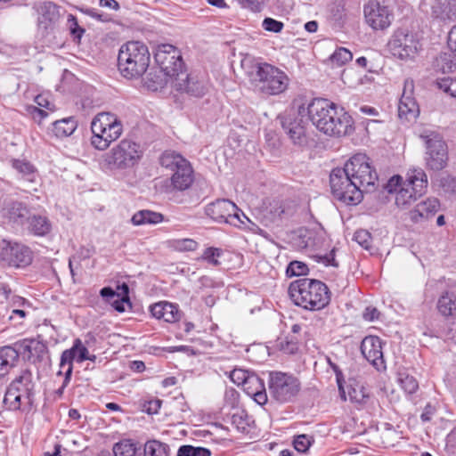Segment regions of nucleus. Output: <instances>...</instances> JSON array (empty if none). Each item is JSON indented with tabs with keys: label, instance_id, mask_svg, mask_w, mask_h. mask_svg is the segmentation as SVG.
<instances>
[{
	"label": "nucleus",
	"instance_id": "obj_38",
	"mask_svg": "<svg viewBox=\"0 0 456 456\" xmlns=\"http://www.w3.org/2000/svg\"><path fill=\"white\" fill-rule=\"evenodd\" d=\"M100 295L106 299L107 302L112 305L118 312H124V304L129 302V298L120 297L118 293L114 291L110 287H104L100 290Z\"/></svg>",
	"mask_w": 456,
	"mask_h": 456
},
{
	"label": "nucleus",
	"instance_id": "obj_63",
	"mask_svg": "<svg viewBox=\"0 0 456 456\" xmlns=\"http://www.w3.org/2000/svg\"><path fill=\"white\" fill-rule=\"evenodd\" d=\"M337 382H338V390L340 393V396L344 401H346V393H345L344 387H343V378H342L341 372L337 371Z\"/></svg>",
	"mask_w": 456,
	"mask_h": 456
},
{
	"label": "nucleus",
	"instance_id": "obj_48",
	"mask_svg": "<svg viewBox=\"0 0 456 456\" xmlns=\"http://www.w3.org/2000/svg\"><path fill=\"white\" fill-rule=\"evenodd\" d=\"M437 85L444 93L456 98V78L445 77L438 81Z\"/></svg>",
	"mask_w": 456,
	"mask_h": 456
},
{
	"label": "nucleus",
	"instance_id": "obj_14",
	"mask_svg": "<svg viewBox=\"0 0 456 456\" xmlns=\"http://www.w3.org/2000/svg\"><path fill=\"white\" fill-rule=\"evenodd\" d=\"M157 68L167 75L179 77L182 73L183 60L180 51L174 45L163 44L157 47L154 53Z\"/></svg>",
	"mask_w": 456,
	"mask_h": 456
},
{
	"label": "nucleus",
	"instance_id": "obj_23",
	"mask_svg": "<svg viewBox=\"0 0 456 456\" xmlns=\"http://www.w3.org/2000/svg\"><path fill=\"white\" fill-rule=\"evenodd\" d=\"M438 209L439 201L436 198H428L409 211V217L413 223H419L435 216Z\"/></svg>",
	"mask_w": 456,
	"mask_h": 456
},
{
	"label": "nucleus",
	"instance_id": "obj_47",
	"mask_svg": "<svg viewBox=\"0 0 456 456\" xmlns=\"http://www.w3.org/2000/svg\"><path fill=\"white\" fill-rule=\"evenodd\" d=\"M307 265L300 261H292L287 267L286 273L289 277L305 275L308 273Z\"/></svg>",
	"mask_w": 456,
	"mask_h": 456
},
{
	"label": "nucleus",
	"instance_id": "obj_59",
	"mask_svg": "<svg viewBox=\"0 0 456 456\" xmlns=\"http://www.w3.org/2000/svg\"><path fill=\"white\" fill-rule=\"evenodd\" d=\"M379 312L377 308L372 306L366 307L365 311L363 312V318L366 321L373 322L377 319H379Z\"/></svg>",
	"mask_w": 456,
	"mask_h": 456
},
{
	"label": "nucleus",
	"instance_id": "obj_37",
	"mask_svg": "<svg viewBox=\"0 0 456 456\" xmlns=\"http://www.w3.org/2000/svg\"><path fill=\"white\" fill-rule=\"evenodd\" d=\"M77 126V121L72 117L55 120L53 123V132L56 137H68L74 133Z\"/></svg>",
	"mask_w": 456,
	"mask_h": 456
},
{
	"label": "nucleus",
	"instance_id": "obj_6",
	"mask_svg": "<svg viewBox=\"0 0 456 456\" xmlns=\"http://www.w3.org/2000/svg\"><path fill=\"white\" fill-rule=\"evenodd\" d=\"M91 144L99 151L107 150L123 133L120 118L110 112L98 113L91 122Z\"/></svg>",
	"mask_w": 456,
	"mask_h": 456
},
{
	"label": "nucleus",
	"instance_id": "obj_49",
	"mask_svg": "<svg viewBox=\"0 0 456 456\" xmlns=\"http://www.w3.org/2000/svg\"><path fill=\"white\" fill-rule=\"evenodd\" d=\"M253 373H249L248 370H242V369H234L232 371H231L230 373V379L231 380L238 385V386H243L244 383L248 380V378H249L250 376H252Z\"/></svg>",
	"mask_w": 456,
	"mask_h": 456
},
{
	"label": "nucleus",
	"instance_id": "obj_55",
	"mask_svg": "<svg viewBox=\"0 0 456 456\" xmlns=\"http://www.w3.org/2000/svg\"><path fill=\"white\" fill-rule=\"evenodd\" d=\"M440 186L445 192H454L456 191V179L449 175H444L440 179Z\"/></svg>",
	"mask_w": 456,
	"mask_h": 456
},
{
	"label": "nucleus",
	"instance_id": "obj_18",
	"mask_svg": "<svg viewBox=\"0 0 456 456\" xmlns=\"http://www.w3.org/2000/svg\"><path fill=\"white\" fill-rule=\"evenodd\" d=\"M361 352L365 359L372 364L377 370H386V363L382 351V341L379 337H365L361 344Z\"/></svg>",
	"mask_w": 456,
	"mask_h": 456
},
{
	"label": "nucleus",
	"instance_id": "obj_5",
	"mask_svg": "<svg viewBox=\"0 0 456 456\" xmlns=\"http://www.w3.org/2000/svg\"><path fill=\"white\" fill-rule=\"evenodd\" d=\"M142 156L140 144L125 138L102 156L101 166L110 172L124 171L133 168Z\"/></svg>",
	"mask_w": 456,
	"mask_h": 456
},
{
	"label": "nucleus",
	"instance_id": "obj_51",
	"mask_svg": "<svg viewBox=\"0 0 456 456\" xmlns=\"http://www.w3.org/2000/svg\"><path fill=\"white\" fill-rule=\"evenodd\" d=\"M262 27L266 31L273 33H280L284 28V24L281 21L267 17L264 19L262 22Z\"/></svg>",
	"mask_w": 456,
	"mask_h": 456
},
{
	"label": "nucleus",
	"instance_id": "obj_57",
	"mask_svg": "<svg viewBox=\"0 0 456 456\" xmlns=\"http://www.w3.org/2000/svg\"><path fill=\"white\" fill-rule=\"evenodd\" d=\"M281 350L286 354H294L297 350V344L292 338L280 343Z\"/></svg>",
	"mask_w": 456,
	"mask_h": 456
},
{
	"label": "nucleus",
	"instance_id": "obj_26",
	"mask_svg": "<svg viewBox=\"0 0 456 456\" xmlns=\"http://www.w3.org/2000/svg\"><path fill=\"white\" fill-rule=\"evenodd\" d=\"M151 314L159 320L167 322H175L181 318V312L177 305L168 302H159L150 307Z\"/></svg>",
	"mask_w": 456,
	"mask_h": 456
},
{
	"label": "nucleus",
	"instance_id": "obj_12",
	"mask_svg": "<svg viewBox=\"0 0 456 456\" xmlns=\"http://www.w3.org/2000/svg\"><path fill=\"white\" fill-rule=\"evenodd\" d=\"M388 46L394 56L401 60H408L417 55L420 44L416 35L407 29L400 28L393 34Z\"/></svg>",
	"mask_w": 456,
	"mask_h": 456
},
{
	"label": "nucleus",
	"instance_id": "obj_43",
	"mask_svg": "<svg viewBox=\"0 0 456 456\" xmlns=\"http://www.w3.org/2000/svg\"><path fill=\"white\" fill-rule=\"evenodd\" d=\"M12 166L20 174L22 175L24 179L29 182L35 181V168L30 163L23 160H14Z\"/></svg>",
	"mask_w": 456,
	"mask_h": 456
},
{
	"label": "nucleus",
	"instance_id": "obj_41",
	"mask_svg": "<svg viewBox=\"0 0 456 456\" xmlns=\"http://www.w3.org/2000/svg\"><path fill=\"white\" fill-rule=\"evenodd\" d=\"M3 403L6 406L7 409L11 411L20 410L21 405H27L23 403V398L20 394L17 393L16 388L14 387H10L7 388L5 395L3 398Z\"/></svg>",
	"mask_w": 456,
	"mask_h": 456
},
{
	"label": "nucleus",
	"instance_id": "obj_24",
	"mask_svg": "<svg viewBox=\"0 0 456 456\" xmlns=\"http://www.w3.org/2000/svg\"><path fill=\"white\" fill-rule=\"evenodd\" d=\"M281 124L294 144L303 146L307 143L306 128L302 118H286Z\"/></svg>",
	"mask_w": 456,
	"mask_h": 456
},
{
	"label": "nucleus",
	"instance_id": "obj_13",
	"mask_svg": "<svg viewBox=\"0 0 456 456\" xmlns=\"http://www.w3.org/2000/svg\"><path fill=\"white\" fill-rule=\"evenodd\" d=\"M428 183L426 173L421 168H414L408 171L404 181L400 175L391 177L386 185V189L389 193H393L397 191L400 187H406L408 194L414 191L416 195L422 196L427 191Z\"/></svg>",
	"mask_w": 456,
	"mask_h": 456
},
{
	"label": "nucleus",
	"instance_id": "obj_52",
	"mask_svg": "<svg viewBox=\"0 0 456 456\" xmlns=\"http://www.w3.org/2000/svg\"><path fill=\"white\" fill-rule=\"evenodd\" d=\"M354 240L362 248L368 249L370 247L371 235L366 230H358L354 232Z\"/></svg>",
	"mask_w": 456,
	"mask_h": 456
},
{
	"label": "nucleus",
	"instance_id": "obj_39",
	"mask_svg": "<svg viewBox=\"0 0 456 456\" xmlns=\"http://www.w3.org/2000/svg\"><path fill=\"white\" fill-rule=\"evenodd\" d=\"M169 446L159 440L147 441L143 447V456H169Z\"/></svg>",
	"mask_w": 456,
	"mask_h": 456
},
{
	"label": "nucleus",
	"instance_id": "obj_61",
	"mask_svg": "<svg viewBox=\"0 0 456 456\" xmlns=\"http://www.w3.org/2000/svg\"><path fill=\"white\" fill-rule=\"evenodd\" d=\"M88 16L99 20L101 21H107L110 18L96 9H86L85 12Z\"/></svg>",
	"mask_w": 456,
	"mask_h": 456
},
{
	"label": "nucleus",
	"instance_id": "obj_42",
	"mask_svg": "<svg viewBox=\"0 0 456 456\" xmlns=\"http://www.w3.org/2000/svg\"><path fill=\"white\" fill-rule=\"evenodd\" d=\"M397 380L401 387L407 394H413L419 388V382L417 381V379L412 375L408 373L406 370H400L398 372Z\"/></svg>",
	"mask_w": 456,
	"mask_h": 456
},
{
	"label": "nucleus",
	"instance_id": "obj_9",
	"mask_svg": "<svg viewBox=\"0 0 456 456\" xmlns=\"http://www.w3.org/2000/svg\"><path fill=\"white\" fill-rule=\"evenodd\" d=\"M352 181L360 187L362 194L374 189L378 175L371 167L369 158L362 153L354 155L343 167Z\"/></svg>",
	"mask_w": 456,
	"mask_h": 456
},
{
	"label": "nucleus",
	"instance_id": "obj_1",
	"mask_svg": "<svg viewBox=\"0 0 456 456\" xmlns=\"http://www.w3.org/2000/svg\"><path fill=\"white\" fill-rule=\"evenodd\" d=\"M307 112L313 125L327 135L340 137L354 130L351 116L327 99H314Z\"/></svg>",
	"mask_w": 456,
	"mask_h": 456
},
{
	"label": "nucleus",
	"instance_id": "obj_64",
	"mask_svg": "<svg viewBox=\"0 0 456 456\" xmlns=\"http://www.w3.org/2000/svg\"><path fill=\"white\" fill-rule=\"evenodd\" d=\"M36 102L40 107H44L47 110H52L53 104L48 100H46L45 97H43L42 95H38L36 97Z\"/></svg>",
	"mask_w": 456,
	"mask_h": 456
},
{
	"label": "nucleus",
	"instance_id": "obj_30",
	"mask_svg": "<svg viewBox=\"0 0 456 456\" xmlns=\"http://www.w3.org/2000/svg\"><path fill=\"white\" fill-rule=\"evenodd\" d=\"M28 230L36 236H45L52 230V223L46 216L31 215L27 217Z\"/></svg>",
	"mask_w": 456,
	"mask_h": 456
},
{
	"label": "nucleus",
	"instance_id": "obj_16",
	"mask_svg": "<svg viewBox=\"0 0 456 456\" xmlns=\"http://www.w3.org/2000/svg\"><path fill=\"white\" fill-rule=\"evenodd\" d=\"M237 206L229 200L220 199L209 203L205 208L208 216L216 222L233 224V220L240 221Z\"/></svg>",
	"mask_w": 456,
	"mask_h": 456
},
{
	"label": "nucleus",
	"instance_id": "obj_34",
	"mask_svg": "<svg viewBox=\"0 0 456 456\" xmlns=\"http://www.w3.org/2000/svg\"><path fill=\"white\" fill-rule=\"evenodd\" d=\"M162 214L148 209H143L134 213L131 218L134 225L139 226L143 224H157L163 221Z\"/></svg>",
	"mask_w": 456,
	"mask_h": 456
},
{
	"label": "nucleus",
	"instance_id": "obj_8",
	"mask_svg": "<svg viewBox=\"0 0 456 456\" xmlns=\"http://www.w3.org/2000/svg\"><path fill=\"white\" fill-rule=\"evenodd\" d=\"M268 391L271 399L279 403L293 402L301 391V382L295 375L283 371H270Z\"/></svg>",
	"mask_w": 456,
	"mask_h": 456
},
{
	"label": "nucleus",
	"instance_id": "obj_31",
	"mask_svg": "<svg viewBox=\"0 0 456 456\" xmlns=\"http://www.w3.org/2000/svg\"><path fill=\"white\" fill-rule=\"evenodd\" d=\"M438 313L445 319L456 320V295L450 292L444 293L437 301Z\"/></svg>",
	"mask_w": 456,
	"mask_h": 456
},
{
	"label": "nucleus",
	"instance_id": "obj_19",
	"mask_svg": "<svg viewBox=\"0 0 456 456\" xmlns=\"http://www.w3.org/2000/svg\"><path fill=\"white\" fill-rule=\"evenodd\" d=\"M89 352L87 348L83 346L79 338L75 339L73 346L70 349L64 350L61 356L60 368L66 369V382L70 380L73 360L76 358L77 362H82L87 360Z\"/></svg>",
	"mask_w": 456,
	"mask_h": 456
},
{
	"label": "nucleus",
	"instance_id": "obj_32",
	"mask_svg": "<svg viewBox=\"0 0 456 456\" xmlns=\"http://www.w3.org/2000/svg\"><path fill=\"white\" fill-rule=\"evenodd\" d=\"M59 7L53 3H46L41 8V13L38 18L39 27L48 29L59 20Z\"/></svg>",
	"mask_w": 456,
	"mask_h": 456
},
{
	"label": "nucleus",
	"instance_id": "obj_60",
	"mask_svg": "<svg viewBox=\"0 0 456 456\" xmlns=\"http://www.w3.org/2000/svg\"><path fill=\"white\" fill-rule=\"evenodd\" d=\"M242 4L254 12H259L264 0H241Z\"/></svg>",
	"mask_w": 456,
	"mask_h": 456
},
{
	"label": "nucleus",
	"instance_id": "obj_21",
	"mask_svg": "<svg viewBox=\"0 0 456 456\" xmlns=\"http://www.w3.org/2000/svg\"><path fill=\"white\" fill-rule=\"evenodd\" d=\"M174 86L177 91L185 92L195 97H201L208 91V85L204 79L184 72L179 77H175Z\"/></svg>",
	"mask_w": 456,
	"mask_h": 456
},
{
	"label": "nucleus",
	"instance_id": "obj_44",
	"mask_svg": "<svg viewBox=\"0 0 456 456\" xmlns=\"http://www.w3.org/2000/svg\"><path fill=\"white\" fill-rule=\"evenodd\" d=\"M169 246L178 251H193L198 243L191 239H176L169 240Z\"/></svg>",
	"mask_w": 456,
	"mask_h": 456
},
{
	"label": "nucleus",
	"instance_id": "obj_22",
	"mask_svg": "<svg viewBox=\"0 0 456 456\" xmlns=\"http://www.w3.org/2000/svg\"><path fill=\"white\" fill-rule=\"evenodd\" d=\"M4 254L9 264L15 267L27 266L32 262L31 250L21 244H9Z\"/></svg>",
	"mask_w": 456,
	"mask_h": 456
},
{
	"label": "nucleus",
	"instance_id": "obj_25",
	"mask_svg": "<svg viewBox=\"0 0 456 456\" xmlns=\"http://www.w3.org/2000/svg\"><path fill=\"white\" fill-rule=\"evenodd\" d=\"M242 387L245 393L252 397L257 404L264 405L267 403L268 396L265 383L257 375L252 374L248 378Z\"/></svg>",
	"mask_w": 456,
	"mask_h": 456
},
{
	"label": "nucleus",
	"instance_id": "obj_54",
	"mask_svg": "<svg viewBox=\"0 0 456 456\" xmlns=\"http://www.w3.org/2000/svg\"><path fill=\"white\" fill-rule=\"evenodd\" d=\"M68 24L70 33L74 36V37L80 39L82 35L85 33V29L79 27L77 18L69 14L68 16Z\"/></svg>",
	"mask_w": 456,
	"mask_h": 456
},
{
	"label": "nucleus",
	"instance_id": "obj_3",
	"mask_svg": "<svg viewBox=\"0 0 456 456\" xmlns=\"http://www.w3.org/2000/svg\"><path fill=\"white\" fill-rule=\"evenodd\" d=\"M289 295L295 305L311 311L324 308L330 300L329 289L323 282L307 278L291 282Z\"/></svg>",
	"mask_w": 456,
	"mask_h": 456
},
{
	"label": "nucleus",
	"instance_id": "obj_46",
	"mask_svg": "<svg viewBox=\"0 0 456 456\" xmlns=\"http://www.w3.org/2000/svg\"><path fill=\"white\" fill-rule=\"evenodd\" d=\"M352 58L353 54L348 49L345 47H339L330 56V61L332 63L337 64L338 66H342L350 61Z\"/></svg>",
	"mask_w": 456,
	"mask_h": 456
},
{
	"label": "nucleus",
	"instance_id": "obj_28",
	"mask_svg": "<svg viewBox=\"0 0 456 456\" xmlns=\"http://www.w3.org/2000/svg\"><path fill=\"white\" fill-rule=\"evenodd\" d=\"M432 13L444 20H456V0H436L432 4Z\"/></svg>",
	"mask_w": 456,
	"mask_h": 456
},
{
	"label": "nucleus",
	"instance_id": "obj_50",
	"mask_svg": "<svg viewBox=\"0 0 456 456\" xmlns=\"http://www.w3.org/2000/svg\"><path fill=\"white\" fill-rule=\"evenodd\" d=\"M313 442V439L311 436H308L306 435H299L297 436L294 440V448L299 452H305L311 444Z\"/></svg>",
	"mask_w": 456,
	"mask_h": 456
},
{
	"label": "nucleus",
	"instance_id": "obj_33",
	"mask_svg": "<svg viewBox=\"0 0 456 456\" xmlns=\"http://www.w3.org/2000/svg\"><path fill=\"white\" fill-rule=\"evenodd\" d=\"M19 358V353L12 346L0 348V379L5 376L14 366Z\"/></svg>",
	"mask_w": 456,
	"mask_h": 456
},
{
	"label": "nucleus",
	"instance_id": "obj_62",
	"mask_svg": "<svg viewBox=\"0 0 456 456\" xmlns=\"http://www.w3.org/2000/svg\"><path fill=\"white\" fill-rule=\"evenodd\" d=\"M99 4L101 7H105L115 11L119 9V4L116 0H100Z\"/></svg>",
	"mask_w": 456,
	"mask_h": 456
},
{
	"label": "nucleus",
	"instance_id": "obj_36",
	"mask_svg": "<svg viewBox=\"0 0 456 456\" xmlns=\"http://www.w3.org/2000/svg\"><path fill=\"white\" fill-rule=\"evenodd\" d=\"M114 456H142L141 447L137 443L124 439L113 446Z\"/></svg>",
	"mask_w": 456,
	"mask_h": 456
},
{
	"label": "nucleus",
	"instance_id": "obj_29",
	"mask_svg": "<svg viewBox=\"0 0 456 456\" xmlns=\"http://www.w3.org/2000/svg\"><path fill=\"white\" fill-rule=\"evenodd\" d=\"M169 77H173L166 74L162 69L154 67L150 69L143 78V86L151 91H157L167 85Z\"/></svg>",
	"mask_w": 456,
	"mask_h": 456
},
{
	"label": "nucleus",
	"instance_id": "obj_15",
	"mask_svg": "<svg viewBox=\"0 0 456 456\" xmlns=\"http://www.w3.org/2000/svg\"><path fill=\"white\" fill-rule=\"evenodd\" d=\"M363 12L368 25L376 30L387 28L394 20L390 6L379 0H369L364 5Z\"/></svg>",
	"mask_w": 456,
	"mask_h": 456
},
{
	"label": "nucleus",
	"instance_id": "obj_35",
	"mask_svg": "<svg viewBox=\"0 0 456 456\" xmlns=\"http://www.w3.org/2000/svg\"><path fill=\"white\" fill-rule=\"evenodd\" d=\"M2 212L4 216L17 224H23L28 215L27 208L20 202L9 203L3 208Z\"/></svg>",
	"mask_w": 456,
	"mask_h": 456
},
{
	"label": "nucleus",
	"instance_id": "obj_45",
	"mask_svg": "<svg viewBox=\"0 0 456 456\" xmlns=\"http://www.w3.org/2000/svg\"><path fill=\"white\" fill-rule=\"evenodd\" d=\"M208 449L203 447H193L191 445H182L177 452V456H210Z\"/></svg>",
	"mask_w": 456,
	"mask_h": 456
},
{
	"label": "nucleus",
	"instance_id": "obj_4",
	"mask_svg": "<svg viewBox=\"0 0 456 456\" xmlns=\"http://www.w3.org/2000/svg\"><path fill=\"white\" fill-rule=\"evenodd\" d=\"M151 61L148 47L142 42L130 41L123 45L118 52V68L120 74L128 79L139 78L147 70Z\"/></svg>",
	"mask_w": 456,
	"mask_h": 456
},
{
	"label": "nucleus",
	"instance_id": "obj_27",
	"mask_svg": "<svg viewBox=\"0 0 456 456\" xmlns=\"http://www.w3.org/2000/svg\"><path fill=\"white\" fill-rule=\"evenodd\" d=\"M10 387L16 388L17 393L20 394L23 398L24 403L28 405L32 403L34 384L32 382L31 372L28 370L22 371L21 374L10 384Z\"/></svg>",
	"mask_w": 456,
	"mask_h": 456
},
{
	"label": "nucleus",
	"instance_id": "obj_20",
	"mask_svg": "<svg viewBox=\"0 0 456 456\" xmlns=\"http://www.w3.org/2000/svg\"><path fill=\"white\" fill-rule=\"evenodd\" d=\"M291 244L297 250H314L322 245V237L316 230L301 227L291 235Z\"/></svg>",
	"mask_w": 456,
	"mask_h": 456
},
{
	"label": "nucleus",
	"instance_id": "obj_53",
	"mask_svg": "<svg viewBox=\"0 0 456 456\" xmlns=\"http://www.w3.org/2000/svg\"><path fill=\"white\" fill-rule=\"evenodd\" d=\"M222 250L216 248H208L202 256V258L213 265H218L220 262L218 257L221 256Z\"/></svg>",
	"mask_w": 456,
	"mask_h": 456
},
{
	"label": "nucleus",
	"instance_id": "obj_10",
	"mask_svg": "<svg viewBox=\"0 0 456 456\" xmlns=\"http://www.w3.org/2000/svg\"><path fill=\"white\" fill-rule=\"evenodd\" d=\"M330 183L334 197L346 204L356 205L362 200L360 187L356 186L343 167L331 171Z\"/></svg>",
	"mask_w": 456,
	"mask_h": 456
},
{
	"label": "nucleus",
	"instance_id": "obj_11",
	"mask_svg": "<svg viewBox=\"0 0 456 456\" xmlns=\"http://www.w3.org/2000/svg\"><path fill=\"white\" fill-rule=\"evenodd\" d=\"M420 138L426 144V164L432 170H442L447 165V145L442 136L433 131H425Z\"/></svg>",
	"mask_w": 456,
	"mask_h": 456
},
{
	"label": "nucleus",
	"instance_id": "obj_2",
	"mask_svg": "<svg viewBox=\"0 0 456 456\" xmlns=\"http://www.w3.org/2000/svg\"><path fill=\"white\" fill-rule=\"evenodd\" d=\"M248 77L253 90L265 96H277L285 93L290 83L283 70L266 62L252 66Z\"/></svg>",
	"mask_w": 456,
	"mask_h": 456
},
{
	"label": "nucleus",
	"instance_id": "obj_56",
	"mask_svg": "<svg viewBox=\"0 0 456 456\" xmlns=\"http://www.w3.org/2000/svg\"><path fill=\"white\" fill-rule=\"evenodd\" d=\"M21 347L24 353H28L29 354H33V351H37L39 349L40 351L45 348V346L41 344L40 342L31 339V340H25L21 344Z\"/></svg>",
	"mask_w": 456,
	"mask_h": 456
},
{
	"label": "nucleus",
	"instance_id": "obj_7",
	"mask_svg": "<svg viewBox=\"0 0 456 456\" xmlns=\"http://www.w3.org/2000/svg\"><path fill=\"white\" fill-rule=\"evenodd\" d=\"M160 165L173 172L171 176L172 191H185L193 182V170L190 162L181 154L167 151L160 157Z\"/></svg>",
	"mask_w": 456,
	"mask_h": 456
},
{
	"label": "nucleus",
	"instance_id": "obj_17",
	"mask_svg": "<svg viewBox=\"0 0 456 456\" xmlns=\"http://www.w3.org/2000/svg\"><path fill=\"white\" fill-rule=\"evenodd\" d=\"M419 113V105L414 98V82L411 78H406L398 104V116L400 119L411 121L415 119Z\"/></svg>",
	"mask_w": 456,
	"mask_h": 456
},
{
	"label": "nucleus",
	"instance_id": "obj_40",
	"mask_svg": "<svg viewBox=\"0 0 456 456\" xmlns=\"http://www.w3.org/2000/svg\"><path fill=\"white\" fill-rule=\"evenodd\" d=\"M393 193H395V204L401 209H408L412 203L421 197L416 195L414 191H411V194H408L406 187H400L397 189V191Z\"/></svg>",
	"mask_w": 456,
	"mask_h": 456
},
{
	"label": "nucleus",
	"instance_id": "obj_58",
	"mask_svg": "<svg viewBox=\"0 0 456 456\" xmlns=\"http://www.w3.org/2000/svg\"><path fill=\"white\" fill-rule=\"evenodd\" d=\"M448 47L453 56L456 57V25L448 33Z\"/></svg>",
	"mask_w": 456,
	"mask_h": 456
}]
</instances>
